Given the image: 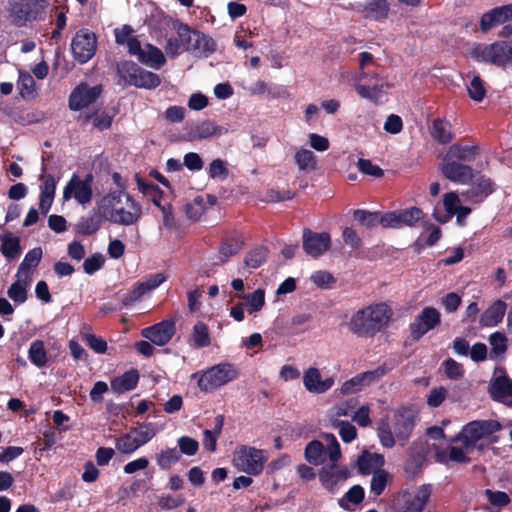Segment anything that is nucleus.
<instances>
[{"mask_svg": "<svg viewBox=\"0 0 512 512\" xmlns=\"http://www.w3.org/2000/svg\"><path fill=\"white\" fill-rule=\"evenodd\" d=\"M117 72L122 80L130 86L155 89L160 83L159 75L141 68L133 61H122L117 64Z\"/></svg>", "mask_w": 512, "mask_h": 512, "instance_id": "7", "label": "nucleus"}, {"mask_svg": "<svg viewBox=\"0 0 512 512\" xmlns=\"http://www.w3.org/2000/svg\"><path fill=\"white\" fill-rule=\"evenodd\" d=\"M393 310L386 303L368 305L356 311L348 322L349 330L360 338H371L386 329Z\"/></svg>", "mask_w": 512, "mask_h": 512, "instance_id": "2", "label": "nucleus"}, {"mask_svg": "<svg viewBox=\"0 0 512 512\" xmlns=\"http://www.w3.org/2000/svg\"><path fill=\"white\" fill-rule=\"evenodd\" d=\"M377 435L380 443L385 448H392L395 445L394 430L392 431L389 421L381 419L377 427Z\"/></svg>", "mask_w": 512, "mask_h": 512, "instance_id": "43", "label": "nucleus"}, {"mask_svg": "<svg viewBox=\"0 0 512 512\" xmlns=\"http://www.w3.org/2000/svg\"><path fill=\"white\" fill-rule=\"evenodd\" d=\"M468 95L474 101L480 102L486 95L485 82L479 75H475L467 86Z\"/></svg>", "mask_w": 512, "mask_h": 512, "instance_id": "49", "label": "nucleus"}, {"mask_svg": "<svg viewBox=\"0 0 512 512\" xmlns=\"http://www.w3.org/2000/svg\"><path fill=\"white\" fill-rule=\"evenodd\" d=\"M459 197L455 192H449L444 195L443 199V205L447 212V215L444 218H440L436 215L434 212V217L436 220H438L441 223H445L449 220L450 217L455 215V212H457V209L461 206L459 205Z\"/></svg>", "mask_w": 512, "mask_h": 512, "instance_id": "45", "label": "nucleus"}, {"mask_svg": "<svg viewBox=\"0 0 512 512\" xmlns=\"http://www.w3.org/2000/svg\"><path fill=\"white\" fill-rule=\"evenodd\" d=\"M237 377L238 371L230 363H219L205 371H197L191 375L192 379H197L199 389L205 393L212 392Z\"/></svg>", "mask_w": 512, "mask_h": 512, "instance_id": "5", "label": "nucleus"}, {"mask_svg": "<svg viewBox=\"0 0 512 512\" xmlns=\"http://www.w3.org/2000/svg\"><path fill=\"white\" fill-rule=\"evenodd\" d=\"M221 134L222 130H187V133L183 134L181 139L192 142L219 137Z\"/></svg>", "mask_w": 512, "mask_h": 512, "instance_id": "54", "label": "nucleus"}, {"mask_svg": "<svg viewBox=\"0 0 512 512\" xmlns=\"http://www.w3.org/2000/svg\"><path fill=\"white\" fill-rule=\"evenodd\" d=\"M432 493L430 484L419 486L414 496L407 500L404 505V512H423Z\"/></svg>", "mask_w": 512, "mask_h": 512, "instance_id": "29", "label": "nucleus"}, {"mask_svg": "<svg viewBox=\"0 0 512 512\" xmlns=\"http://www.w3.org/2000/svg\"><path fill=\"white\" fill-rule=\"evenodd\" d=\"M8 297L16 304H22L27 300V283L19 280L11 284L7 290Z\"/></svg>", "mask_w": 512, "mask_h": 512, "instance_id": "51", "label": "nucleus"}, {"mask_svg": "<svg viewBox=\"0 0 512 512\" xmlns=\"http://www.w3.org/2000/svg\"><path fill=\"white\" fill-rule=\"evenodd\" d=\"M246 299L249 305V313L258 312L262 309L265 304V291L263 289H257L252 294L242 296Z\"/></svg>", "mask_w": 512, "mask_h": 512, "instance_id": "53", "label": "nucleus"}, {"mask_svg": "<svg viewBox=\"0 0 512 512\" xmlns=\"http://www.w3.org/2000/svg\"><path fill=\"white\" fill-rule=\"evenodd\" d=\"M365 380L361 373L355 375L351 379L345 381L341 386L342 394H353L360 391L363 387H365Z\"/></svg>", "mask_w": 512, "mask_h": 512, "instance_id": "59", "label": "nucleus"}, {"mask_svg": "<svg viewBox=\"0 0 512 512\" xmlns=\"http://www.w3.org/2000/svg\"><path fill=\"white\" fill-rule=\"evenodd\" d=\"M354 87L360 97L374 103L380 102L384 94V81L376 72L360 71L355 78Z\"/></svg>", "mask_w": 512, "mask_h": 512, "instance_id": "10", "label": "nucleus"}, {"mask_svg": "<svg viewBox=\"0 0 512 512\" xmlns=\"http://www.w3.org/2000/svg\"><path fill=\"white\" fill-rule=\"evenodd\" d=\"M135 179L139 191L149 196L151 198L152 203L156 207H161L163 205L161 203L163 191L159 188V186L151 182H146L142 177L139 176V174L135 175Z\"/></svg>", "mask_w": 512, "mask_h": 512, "instance_id": "37", "label": "nucleus"}, {"mask_svg": "<svg viewBox=\"0 0 512 512\" xmlns=\"http://www.w3.org/2000/svg\"><path fill=\"white\" fill-rule=\"evenodd\" d=\"M87 119L94 128H110L112 124V115L105 109H97L93 111Z\"/></svg>", "mask_w": 512, "mask_h": 512, "instance_id": "50", "label": "nucleus"}, {"mask_svg": "<svg viewBox=\"0 0 512 512\" xmlns=\"http://www.w3.org/2000/svg\"><path fill=\"white\" fill-rule=\"evenodd\" d=\"M94 175L89 172L81 178L77 173H73L63 189V199L65 201L74 199L80 205L89 204L93 198Z\"/></svg>", "mask_w": 512, "mask_h": 512, "instance_id": "9", "label": "nucleus"}, {"mask_svg": "<svg viewBox=\"0 0 512 512\" xmlns=\"http://www.w3.org/2000/svg\"><path fill=\"white\" fill-rule=\"evenodd\" d=\"M389 11L390 6L387 0H369L363 5L361 9V13L364 18L377 22L386 20Z\"/></svg>", "mask_w": 512, "mask_h": 512, "instance_id": "28", "label": "nucleus"}, {"mask_svg": "<svg viewBox=\"0 0 512 512\" xmlns=\"http://www.w3.org/2000/svg\"><path fill=\"white\" fill-rule=\"evenodd\" d=\"M179 459L180 452L176 448H169L157 455V464L161 469L167 470Z\"/></svg>", "mask_w": 512, "mask_h": 512, "instance_id": "52", "label": "nucleus"}, {"mask_svg": "<svg viewBox=\"0 0 512 512\" xmlns=\"http://www.w3.org/2000/svg\"><path fill=\"white\" fill-rule=\"evenodd\" d=\"M441 323V314L434 307H425L409 325L410 337L419 341L427 332Z\"/></svg>", "mask_w": 512, "mask_h": 512, "instance_id": "14", "label": "nucleus"}, {"mask_svg": "<svg viewBox=\"0 0 512 512\" xmlns=\"http://www.w3.org/2000/svg\"><path fill=\"white\" fill-rule=\"evenodd\" d=\"M443 161L441 172L445 178L459 184H467L472 180L474 170L470 166L454 160Z\"/></svg>", "mask_w": 512, "mask_h": 512, "instance_id": "23", "label": "nucleus"}, {"mask_svg": "<svg viewBox=\"0 0 512 512\" xmlns=\"http://www.w3.org/2000/svg\"><path fill=\"white\" fill-rule=\"evenodd\" d=\"M132 55L137 56L142 64L154 69H159L166 63L163 52L152 44H146L145 48L140 46L139 51Z\"/></svg>", "mask_w": 512, "mask_h": 512, "instance_id": "24", "label": "nucleus"}, {"mask_svg": "<svg viewBox=\"0 0 512 512\" xmlns=\"http://www.w3.org/2000/svg\"><path fill=\"white\" fill-rule=\"evenodd\" d=\"M442 365L444 367L445 375L449 379L456 380L463 376L464 369L462 364L458 363L454 359L448 358L443 362Z\"/></svg>", "mask_w": 512, "mask_h": 512, "instance_id": "63", "label": "nucleus"}, {"mask_svg": "<svg viewBox=\"0 0 512 512\" xmlns=\"http://www.w3.org/2000/svg\"><path fill=\"white\" fill-rule=\"evenodd\" d=\"M268 253L269 250L265 246H258L251 249L244 259L245 266L250 269L259 268L266 262Z\"/></svg>", "mask_w": 512, "mask_h": 512, "instance_id": "41", "label": "nucleus"}, {"mask_svg": "<svg viewBox=\"0 0 512 512\" xmlns=\"http://www.w3.org/2000/svg\"><path fill=\"white\" fill-rule=\"evenodd\" d=\"M310 280L317 287H320V288H329L332 284H334L336 282V279L334 278V276L330 272L324 271V270H318V271L314 272L311 275Z\"/></svg>", "mask_w": 512, "mask_h": 512, "instance_id": "62", "label": "nucleus"}, {"mask_svg": "<svg viewBox=\"0 0 512 512\" xmlns=\"http://www.w3.org/2000/svg\"><path fill=\"white\" fill-rule=\"evenodd\" d=\"M323 439L326 443V447L319 440H312L306 445L304 455L308 463L315 466L321 465L325 462L327 455L333 464H336L340 459V444L335 435L332 433H324Z\"/></svg>", "mask_w": 512, "mask_h": 512, "instance_id": "6", "label": "nucleus"}, {"mask_svg": "<svg viewBox=\"0 0 512 512\" xmlns=\"http://www.w3.org/2000/svg\"><path fill=\"white\" fill-rule=\"evenodd\" d=\"M210 178L226 179L229 175V170L226 163L221 159H214L208 167L207 171Z\"/></svg>", "mask_w": 512, "mask_h": 512, "instance_id": "57", "label": "nucleus"}, {"mask_svg": "<svg viewBox=\"0 0 512 512\" xmlns=\"http://www.w3.org/2000/svg\"><path fill=\"white\" fill-rule=\"evenodd\" d=\"M104 263V256L100 253H95L84 260L83 270L86 274L93 275L96 271L103 267Z\"/></svg>", "mask_w": 512, "mask_h": 512, "instance_id": "56", "label": "nucleus"}, {"mask_svg": "<svg viewBox=\"0 0 512 512\" xmlns=\"http://www.w3.org/2000/svg\"><path fill=\"white\" fill-rule=\"evenodd\" d=\"M415 427V415L409 409H402L395 413L393 430L400 445L404 446L409 440Z\"/></svg>", "mask_w": 512, "mask_h": 512, "instance_id": "20", "label": "nucleus"}, {"mask_svg": "<svg viewBox=\"0 0 512 512\" xmlns=\"http://www.w3.org/2000/svg\"><path fill=\"white\" fill-rule=\"evenodd\" d=\"M244 246V241L241 236H232L225 239L219 249L220 262L225 263L228 259L236 255Z\"/></svg>", "mask_w": 512, "mask_h": 512, "instance_id": "36", "label": "nucleus"}, {"mask_svg": "<svg viewBox=\"0 0 512 512\" xmlns=\"http://www.w3.org/2000/svg\"><path fill=\"white\" fill-rule=\"evenodd\" d=\"M45 0H14L11 3V15L17 26L37 20L44 12Z\"/></svg>", "mask_w": 512, "mask_h": 512, "instance_id": "13", "label": "nucleus"}, {"mask_svg": "<svg viewBox=\"0 0 512 512\" xmlns=\"http://www.w3.org/2000/svg\"><path fill=\"white\" fill-rule=\"evenodd\" d=\"M423 218V211L412 206L383 214L380 217V225L384 228L415 227Z\"/></svg>", "mask_w": 512, "mask_h": 512, "instance_id": "11", "label": "nucleus"}, {"mask_svg": "<svg viewBox=\"0 0 512 512\" xmlns=\"http://www.w3.org/2000/svg\"><path fill=\"white\" fill-rule=\"evenodd\" d=\"M83 340L86 344L98 354L105 353L107 350V342L95 334L85 333L82 334Z\"/></svg>", "mask_w": 512, "mask_h": 512, "instance_id": "64", "label": "nucleus"}, {"mask_svg": "<svg viewBox=\"0 0 512 512\" xmlns=\"http://www.w3.org/2000/svg\"><path fill=\"white\" fill-rule=\"evenodd\" d=\"M470 56L477 62L512 68V41L476 44L471 49Z\"/></svg>", "mask_w": 512, "mask_h": 512, "instance_id": "3", "label": "nucleus"}, {"mask_svg": "<svg viewBox=\"0 0 512 512\" xmlns=\"http://www.w3.org/2000/svg\"><path fill=\"white\" fill-rule=\"evenodd\" d=\"M193 44L189 47L190 53L198 57H208L216 51L214 39L198 30H194Z\"/></svg>", "mask_w": 512, "mask_h": 512, "instance_id": "27", "label": "nucleus"}, {"mask_svg": "<svg viewBox=\"0 0 512 512\" xmlns=\"http://www.w3.org/2000/svg\"><path fill=\"white\" fill-rule=\"evenodd\" d=\"M383 463V455L377 453L364 451L358 458V466L362 472H369L374 466H381Z\"/></svg>", "mask_w": 512, "mask_h": 512, "instance_id": "44", "label": "nucleus"}, {"mask_svg": "<svg viewBox=\"0 0 512 512\" xmlns=\"http://www.w3.org/2000/svg\"><path fill=\"white\" fill-rule=\"evenodd\" d=\"M102 92V86L96 85L90 87L82 82L77 85L69 96V107L71 110L78 111L94 103Z\"/></svg>", "mask_w": 512, "mask_h": 512, "instance_id": "17", "label": "nucleus"}, {"mask_svg": "<svg viewBox=\"0 0 512 512\" xmlns=\"http://www.w3.org/2000/svg\"><path fill=\"white\" fill-rule=\"evenodd\" d=\"M28 359L38 368H44L49 363L48 352L43 340H34L28 350Z\"/></svg>", "mask_w": 512, "mask_h": 512, "instance_id": "33", "label": "nucleus"}, {"mask_svg": "<svg viewBox=\"0 0 512 512\" xmlns=\"http://www.w3.org/2000/svg\"><path fill=\"white\" fill-rule=\"evenodd\" d=\"M35 86V80L28 72L19 71L17 89L24 100H32L36 97Z\"/></svg>", "mask_w": 512, "mask_h": 512, "instance_id": "35", "label": "nucleus"}, {"mask_svg": "<svg viewBox=\"0 0 512 512\" xmlns=\"http://www.w3.org/2000/svg\"><path fill=\"white\" fill-rule=\"evenodd\" d=\"M507 337L503 332L496 331L489 336V343L491 345L489 357L491 360H498L507 351Z\"/></svg>", "mask_w": 512, "mask_h": 512, "instance_id": "38", "label": "nucleus"}, {"mask_svg": "<svg viewBox=\"0 0 512 512\" xmlns=\"http://www.w3.org/2000/svg\"><path fill=\"white\" fill-rule=\"evenodd\" d=\"M192 340L196 348L208 347L211 344V337L208 326L202 322L197 321L193 326Z\"/></svg>", "mask_w": 512, "mask_h": 512, "instance_id": "42", "label": "nucleus"}, {"mask_svg": "<svg viewBox=\"0 0 512 512\" xmlns=\"http://www.w3.org/2000/svg\"><path fill=\"white\" fill-rule=\"evenodd\" d=\"M133 32L134 30L130 25H123L121 28L114 30L116 43L118 45H126L131 55L140 49V41L137 37L132 36Z\"/></svg>", "mask_w": 512, "mask_h": 512, "instance_id": "31", "label": "nucleus"}, {"mask_svg": "<svg viewBox=\"0 0 512 512\" xmlns=\"http://www.w3.org/2000/svg\"><path fill=\"white\" fill-rule=\"evenodd\" d=\"M143 288L144 287L140 285L139 282H136L132 288L123 295L121 299L122 307H129L144 296L146 292Z\"/></svg>", "mask_w": 512, "mask_h": 512, "instance_id": "58", "label": "nucleus"}, {"mask_svg": "<svg viewBox=\"0 0 512 512\" xmlns=\"http://www.w3.org/2000/svg\"><path fill=\"white\" fill-rule=\"evenodd\" d=\"M294 161L302 172H313L318 169L317 156L309 149L300 148L295 152Z\"/></svg>", "mask_w": 512, "mask_h": 512, "instance_id": "32", "label": "nucleus"}, {"mask_svg": "<svg viewBox=\"0 0 512 512\" xmlns=\"http://www.w3.org/2000/svg\"><path fill=\"white\" fill-rule=\"evenodd\" d=\"M335 464L332 463L330 468H323L319 472V480L321 484L329 491H334L338 484L337 475L334 472Z\"/></svg>", "mask_w": 512, "mask_h": 512, "instance_id": "55", "label": "nucleus"}, {"mask_svg": "<svg viewBox=\"0 0 512 512\" xmlns=\"http://www.w3.org/2000/svg\"><path fill=\"white\" fill-rule=\"evenodd\" d=\"M512 20V4L495 7L485 12L479 22L480 30L488 32L495 26L505 24Z\"/></svg>", "mask_w": 512, "mask_h": 512, "instance_id": "21", "label": "nucleus"}, {"mask_svg": "<svg viewBox=\"0 0 512 512\" xmlns=\"http://www.w3.org/2000/svg\"><path fill=\"white\" fill-rule=\"evenodd\" d=\"M139 381V373L136 369L126 371L120 377L111 381V389L115 393H124L136 388Z\"/></svg>", "mask_w": 512, "mask_h": 512, "instance_id": "30", "label": "nucleus"}, {"mask_svg": "<svg viewBox=\"0 0 512 512\" xmlns=\"http://www.w3.org/2000/svg\"><path fill=\"white\" fill-rule=\"evenodd\" d=\"M0 251L9 260L17 258L21 253L20 239L10 232L0 235Z\"/></svg>", "mask_w": 512, "mask_h": 512, "instance_id": "34", "label": "nucleus"}, {"mask_svg": "<svg viewBox=\"0 0 512 512\" xmlns=\"http://www.w3.org/2000/svg\"><path fill=\"white\" fill-rule=\"evenodd\" d=\"M479 154V146L472 144L455 143L451 145L444 157V160H458L463 162H472Z\"/></svg>", "mask_w": 512, "mask_h": 512, "instance_id": "25", "label": "nucleus"}, {"mask_svg": "<svg viewBox=\"0 0 512 512\" xmlns=\"http://www.w3.org/2000/svg\"><path fill=\"white\" fill-rule=\"evenodd\" d=\"M177 34L182 50L190 52L189 47L193 44L194 30H191L187 24L181 23L177 29Z\"/></svg>", "mask_w": 512, "mask_h": 512, "instance_id": "60", "label": "nucleus"}, {"mask_svg": "<svg viewBox=\"0 0 512 512\" xmlns=\"http://www.w3.org/2000/svg\"><path fill=\"white\" fill-rule=\"evenodd\" d=\"M335 383L334 377L322 379L320 370L309 367L303 374V385L305 389L313 394H323L330 390Z\"/></svg>", "mask_w": 512, "mask_h": 512, "instance_id": "22", "label": "nucleus"}, {"mask_svg": "<svg viewBox=\"0 0 512 512\" xmlns=\"http://www.w3.org/2000/svg\"><path fill=\"white\" fill-rule=\"evenodd\" d=\"M97 47L96 35L86 28L78 30L72 38L71 51L74 59L84 64L95 54Z\"/></svg>", "mask_w": 512, "mask_h": 512, "instance_id": "12", "label": "nucleus"}, {"mask_svg": "<svg viewBox=\"0 0 512 512\" xmlns=\"http://www.w3.org/2000/svg\"><path fill=\"white\" fill-rule=\"evenodd\" d=\"M175 332L176 321L173 318H168L143 328L141 335L157 346H164L170 342Z\"/></svg>", "mask_w": 512, "mask_h": 512, "instance_id": "15", "label": "nucleus"}, {"mask_svg": "<svg viewBox=\"0 0 512 512\" xmlns=\"http://www.w3.org/2000/svg\"><path fill=\"white\" fill-rule=\"evenodd\" d=\"M232 461L239 471L257 476L262 473L266 458L264 450L241 445L235 450Z\"/></svg>", "mask_w": 512, "mask_h": 512, "instance_id": "8", "label": "nucleus"}, {"mask_svg": "<svg viewBox=\"0 0 512 512\" xmlns=\"http://www.w3.org/2000/svg\"><path fill=\"white\" fill-rule=\"evenodd\" d=\"M380 215L377 212H369L362 209L354 210L353 217L354 219L367 228L375 227L378 223L380 224Z\"/></svg>", "mask_w": 512, "mask_h": 512, "instance_id": "47", "label": "nucleus"}, {"mask_svg": "<svg viewBox=\"0 0 512 512\" xmlns=\"http://www.w3.org/2000/svg\"><path fill=\"white\" fill-rule=\"evenodd\" d=\"M501 424L496 420H475L463 426L462 430L455 435L451 442H462L466 451L474 448L484 449V445H478V441L487 438L499 431Z\"/></svg>", "mask_w": 512, "mask_h": 512, "instance_id": "4", "label": "nucleus"}, {"mask_svg": "<svg viewBox=\"0 0 512 512\" xmlns=\"http://www.w3.org/2000/svg\"><path fill=\"white\" fill-rule=\"evenodd\" d=\"M116 449L123 454H132L139 448L134 436L129 432L121 435L115 441Z\"/></svg>", "mask_w": 512, "mask_h": 512, "instance_id": "48", "label": "nucleus"}, {"mask_svg": "<svg viewBox=\"0 0 512 512\" xmlns=\"http://www.w3.org/2000/svg\"><path fill=\"white\" fill-rule=\"evenodd\" d=\"M500 371L501 375L491 379L488 392L494 401L512 407V379L504 369H500Z\"/></svg>", "mask_w": 512, "mask_h": 512, "instance_id": "19", "label": "nucleus"}, {"mask_svg": "<svg viewBox=\"0 0 512 512\" xmlns=\"http://www.w3.org/2000/svg\"><path fill=\"white\" fill-rule=\"evenodd\" d=\"M469 188L463 193L472 203H481L494 191V182L480 172L473 173Z\"/></svg>", "mask_w": 512, "mask_h": 512, "instance_id": "18", "label": "nucleus"}, {"mask_svg": "<svg viewBox=\"0 0 512 512\" xmlns=\"http://www.w3.org/2000/svg\"><path fill=\"white\" fill-rule=\"evenodd\" d=\"M97 208L100 216L118 225H134L142 217V206L129 193L111 191L101 197Z\"/></svg>", "mask_w": 512, "mask_h": 512, "instance_id": "1", "label": "nucleus"}, {"mask_svg": "<svg viewBox=\"0 0 512 512\" xmlns=\"http://www.w3.org/2000/svg\"><path fill=\"white\" fill-rule=\"evenodd\" d=\"M507 305L502 300L493 302L480 316L479 324L481 327H494L504 318Z\"/></svg>", "mask_w": 512, "mask_h": 512, "instance_id": "26", "label": "nucleus"}, {"mask_svg": "<svg viewBox=\"0 0 512 512\" xmlns=\"http://www.w3.org/2000/svg\"><path fill=\"white\" fill-rule=\"evenodd\" d=\"M43 256V251L41 247H35L29 250L23 261L20 263L18 268L19 273L29 274L32 270L38 267Z\"/></svg>", "mask_w": 512, "mask_h": 512, "instance_id": "40", "label": "nucleus"}, {"mask_svg": "<svg viewBox=\"0 0 512 512\" xmlns=\"http://www.w3.org/2000/svg\"><path fill=\"white\" fill-rule=\"evenodd\" d=\"M387 473L384 470H378L371 479L370 489L375 496H379L385 490L387 485Z\"/></svg>", "mask_w": 512, "mask_h": 512, "instance_id": "61", "label": "nucleus"}, {"mask_svg": "<svg viewBox=\"0 0 512 512\" xmlns=\"http://www.w3.org/2000/svg\"><path fill=\"white\" fill-rule=\"evenodd\" d=\"M331 237L327 232H314L308 228L303 230L302 247L305 253L318 258L330 249Z\"/></svg>", "mask_w": 512, "mask_h": 512, "instance_id": "16", "label": "nucleus"}, {"mask_svg": "<svg viewBox=\"0 0 512 512\" xmlns=\"http://www.w3.org/2000/svg\"><path fill=\"white\" fill-rule=\"evenodd\" d=\"M102 216L91 215L88 217H81L76 224V232L83 236H90L96 233L102 223Z\"/></svg>", "mask_w": 512, "mask_h": 512, "instance_id": "39", "label": "nucleus"}, {"mask_svg": "<svg viewBox=\"0 0 512 512\" xmlns=\"http://www.w3.org/2000/svg\"><path fill=\"white\" fill-rule=\"evenodd\" d=\"M130 433L132 435H136L134 438L139 444V448L148 443L156 435V431L152 423H143L139 428H131Z\"/></svg>", "mask_w": 512, "mask_h": 512, "instance_id": "46", "label": "nucleus"}]
</instances>
